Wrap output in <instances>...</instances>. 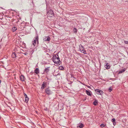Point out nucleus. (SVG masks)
<instances>
[{"label": "nucleus", "instance_id": "1", "mask_svg": "<svg viewBox=\"0 0 128 128\" xmlns=\"http://www.w3.org/2000/svg\"><path fill=\"white\" fill-rule=\"evenodd\" d=\"M52 61L56 64V66L60 65L62 63L58 54H54L52 59Z\"/></svg>", "mask_w": 128, "mask_h": 128}, {"label": "nucleus", "instance_id": "2", "mask_svg": "<svg viewBox=\"0 0 128 128\" xmlns=\"http://www.w3.org/2000/svg\"><path fill=\"white\" fill-rule=\"evenodd\" d=\"M38 37L37 35L34 38V40L32 42L33 45L35 46L36 44H38Z\"/></svg>", "mask_w": 128, "mask_h": 128}, {"label": "nucleus", "instance_id": "3", "mask_svg": "<svg viewBox=\"0 0 128 128\" xmlns=\"http://www.w3.org/2000/svg\"><path fill=\"white\" fill-rule=\"evenodd\" d=\"M47 16L48 17H52L54 15V13L52 10L47 11Z\"/></svg>", "mask_w": 128, "mask_h": 128}, {"label": "nucleus", "instance_id": "4", "mask_svg": "<svg viewBox=\"0 0 128 128\" xmlns=\"http://www.w3.org/2000/svg\"><path fill=\"white\" fill-rule=\"evenodd\" d=\"M79 49L80 52L84 54H87L86 51L85 50L84 46L81 44L79 46Z\"/></svg>", "mask_w": 128, "mask_h": 128}, {"label": "nucleus", "instance_id": "5", "mask_svg": "<svg viewBox=\"0 0 128 128\" xmlns=\"http://www.w3.org/2000/svg\"><path fill=\"white\" fill-rule=\"evenodd\" d=\"M45 92L46 94L48 95L51 94L52 93V91L50 89L49 87L46 89Z\"/></svg>", "mask_w": 128, "mask_h": 128}, {"label": "nucleus", "instance_id": "6", "mask_svg": "<svg viewBox=\"0 0 128 128\" xmlns=\"http://www.w3.org/2000/svg\"><path fill=\"white\" fill-rule=\"evenodd\" d=\"M95 92L98 94L101 95L103 93V92L101 90H100L99 89L95 90Z\"/></svg>", "mask_w": 128, "mask_h": 128}, {"label": "nucleus", "instance_id": "7", "mask_svg": "<svg viewBox=\"0 0 128 128\" xmlns=\"http://www.w3.org/2000/svg\"><path fill=\"white\" fill-rule=\"evenodd\" d=\"M47 83L45 81L43 82L42 85V86L41 88V89L43 90L44 89L45 87L46 86Z\"/></svg>", "mask_w": 128, "mask_h": 128}, {"label": "nucleus", "instance_id": "8", "mask_svg": "<svg viewBox=\"0 0 128 128\" xmlns=\"http://www.w3.org/2000/svg\"><path fill=\"white\" fill-rule=\"evenodd\" d=\"M20 78L21 81L22 82L24 81L25 78L24 75H22L20 76Z\"/></svg>", "mask_w": 128, "mask_h": 128}, {"label": "nucleus", "instance_id": "9", "mask_svg": "<svg viewBox=\"0 0 128 128\" xmlns=\"http://www.w3.org/2000/svg\"><path fill=\"white\" fill-rule=\"evenodd\" d=\"M44 40V41L49 42L50 40V38L49 36L46 37Z\"/></svg>", "mask_w": 128, "mask_h": 128}, {"label": "nucleus", "instance_id": "10", "mask_svg": "<svg viewBox=\"0 0 128 128\" xmlns=\"http://www.w3.org/2000/svg\"><path fill=\"white\" fill-rule=\"evenodd\" d=\"M34 72L36 74H38L39 73V70L38 68H36L34 70Z\"/></svg>", "mask_w": 128, "mask_h": 128}, {"label": "nucleus", "instance_id": "11", "mask_svg": "<svg viewBox=\"0 0 128 128\" xmlns=\"http://www.w3.org/2000/svg\"><path fill=\"white\" fill-rule=\"evenodd\" d=\"M126 68H123L122 70L119 72L118 74H121L123 72H124L126 71Z\"/></svg>", "mask_w": 128, "mask_h": 128}, {"label": "nucleus", "instance_id": "12", "mask_svg": "<svg viewBox=\"0 0 128 128\" xmlns=\"http://www.w3.org/2000/svg\"><path fill=\"white\" fill-rule=\"evenodd\" d=\"M50 68V67H49L46 68L44 70V72L47 74L49 71Z\"/></svg>", "mask_w": 128, "mask_h": 128}, {"label": "nucleus", "instance_id": "13", "mask_svg": "<svg viewBox=\"0 0 128 128\" xmlns=\"http://www.w3.org/2000/svg\"><path fill=\"white\" fill-rule=\"evenodd\" d=\"M105 68L107 69H109L110 67V66L108 64V63H106V65L104 66Z\"/></svg>", "mask_w": 128, "mask_h": 128}, {"label": "nucleus", "instance_id": "14", "mask_svg": "<svg viewBox=\"0 0 128 128\" xmlns=\"http://www.w3.org/2000/svg\"><path fill=\"white\" fill-rule=\"evenodd\" d=\"M12 58H14L16 57V54L14 52H12Z\"/></svg>", "mask_w": 128, "mask_h": 128}, {"label": "nucleus", "instance_id": "15", "mask_svg": "<svg viewBox=\"0 0 128 128\" xmlns=\"http://www.w3.org/2000/svg\"><path fill=\"white\" fill-rule=\"evenodd\" d=\"M86 94L88 96H91V94H90V92L88 90H86Z\"/></svg>", "mask_w": 128, "mask_h": 128}, {"label": "nucleus", "instance_id": "16", "mask_svg": "<svg viewBox=\"0 0 128 128\" xmlns=\"http://www.w3.org/2000/svg\"><path fill=\"white\" fill-rule=\"evenodd\" d=\"M98 103V101L96 100L93 102V104L94 106H96Z\"/></svg>", "mask_w": 128, "mask_h": 128}, {"label": "nucleus", "instance_id": "17", "mask_svg": "<svg viewBox=\"0 0 128 128\" xmlns=\"http://www.w3.org/2000/svg\"><path fill=\"white\" fill-rule=\"evenodd\" d=\"M17 29V28L16 27L14 26L12 28V30L13 32H14Z\"/></svg>", "mask_w": 128, "mask_h": 128}, {"label": "nucleus", "instance_id": "18", "mask_svg": "<svg viewBox=\"0 0 128 128\" xmlns=\"http://www.w3.org/2000/svg\"><path fill=\"white\" fill-rule=\"evenodd\" d=\"M29 98L28 97L25 98V102L26 103H27L29 100Z\"/></svg>", "mask_w": 128, "mask_h": 128}, {"label": "nucleus", "instance_id": "19", "mask_svg": "<svg viewBox=\"0 0 128 128\" xmlns=\"http://www.w3.org/2000/svg\"><path fill=\"white\" fill-rule=\"evenodd\" d=\"M59 69L61 70H63L64 69V67L62 66H60L59 67Z\"/></svg>", "mask_w": 128, "mask_h": 128}, {"label": "nucleus", "instance_id": "20", "mask_svg": "<svg viewBox=\"0 0 128 128\" xmlns=\"http://www.w3.org/2000/svg\"><path fill=\"white\" fill-rule=\"evenodd\" d=\"M84 124L82 123L80 124L78 126L80 128H82L84 127Z\"/></svg>", "mask_w": 128, "mask_h": 128}, {"label": "nucleus", "instance_id": "21", "mask_svg": "<svg viewBox=\"0 0 128 128\" xmlns=\"http://www.w3.org/2000/svg\"><path fill=\"white\" fill-rule=\"evenodd\" d=\"M77 29L76 28H74L73 29V31L74 33H76L77 32Z\"/></svg>", "mask_w": 128, "mask_h": 128}, {"label": "nucleus", "instance_id": "22", "mask_svg": "<svg viewBox=\"0 0 128 128\" xmlns=\"http://www.w3.org/2000/svg\"><path fill=\"white\" fill-rule=\"evenodd\" d=\"M108 90L109 92H111L112 90V89L111 87L109 88L108 89Z\"/></svg>", "mask_w": 128, "mask_h": 128}, {"label": "nucleus", "instance_id": "23", "mask_svg": "<svg viewBox=\"0 0 128 128\" xmlns=\"http://www.w3.org/2000/svg\"><path fill=\"white\" fill-rule=\"evenodd\" d=\"M113 122H115V119L114 118H112L111 120Z\"/></svg>", "mask_w": 128, "mask_h": 128}, {"label": "nucleus", "instance_id": "24", "mask_svg": "<svg viewBox=\"0 0 128 128\" xmlns=\"http://www.w3.org/2000/svg\"><path fill=\"white\" fill-rule=\"evenodd\" d=\"M104 126H105L104 124H102L100 125V126L102 127V128L104 127Z\"/></svg>", "mask_w": 128, "mask_h": 128}, {"label": "nucleus", "instance_id": "25", "mask_svg": "<svg viewBox=\"0 0 128 128\" xmlns=\"http://www.w3.org/2000/svg\"><path fill=\"white\" fill-rule=\"evenodd\" d=\"M24 95L25 98L28 97L27 95L25 93H24Z\"/></svg>", "mask_w": 128, "mask_h": 128}, {"label": "nucleus", "instance_id": "26", "mask_svg": "<svg viewBox=\"0 0 128 128\" xmlns=\"http://www.w3.org/2000/svg\"><path fill=\"white\" fill-rule=\"evenodd\" d=\"M124 42L125 44H128V41H125Z\"/></svg>", "mask_w": 128, "mask_h": 128}, {"label": "nucleus", "instance_id": "27", "mask_svg": "<svg viewBox=\"0 0 128 128\" xmlns=\"http://www.w3.org/2000/svg\"><path fill=\"white\" fill-rule=\"evenodd\" d=\"M113 125L114 126H115L116 125V123L115 122H113Z\"/></svg>", "mask_w": 128, "mask_h": 128}, {"label": "nucleus", "instance_id": "28", "mask_svg": "<svg viewBox=\"0 0 128 128\" xmlns=\"http://www.w3.org/2000/svg\"><path fill=\"white\" fill-rule=\"evenodd\" d=\"M24 54L25 55H27V54H28V53H27V52H25L24 53Z\"/></svg>", "mask_w": 128, "mask_h": 128}, {"label": "nucleus", "instance_id": "29", "mask_svg": "<svg viewBox=\"0 0 128 128\" xmlns=\"http://www.w3.org/2000/svg\"><path fill=\"white\" fill-rule=\"evenodd\" d=\"M71 77H72L73 76V75L72 74H71Z\"/></svg>", "mask_w": 128, "mask_h": 128}, {"label": "nucleus", "instance_id": "30", "mask_svg": "<svg viewBox=\"0 0 128 128\" xmlns=\"http://www.w3.org/2000/svg\"><path fill=\"white\" fill-rule=\"evenodd\" d=\"M86 98L85 99H84V101H85V100H86Z\"/></svg>", "mask_w": 128, "mask_h": 128}, {"label": "nucleus", "instance_id": "31", "mask_svg": "<svg viewBox=\"0 0 128 128\" xmlns=\"http://www.w3.org/2000/svg\"><path fill=\"white\" fill-rule=\"evenodd\" d=\"M88 88H90V86H88Z\"/></svg>", "mask_w": 128, "mask_h": 128}]
</instances>
